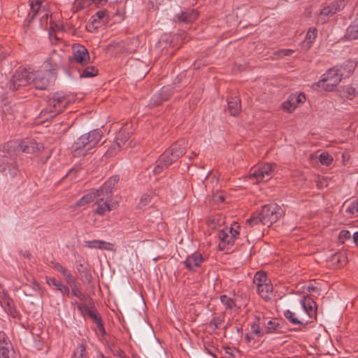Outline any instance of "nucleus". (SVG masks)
Wrapping results in <instances>:
<instances>
[{"label": "nucleus", "instance_id": "1", "mask_svg": "<svg viewBox=\"0 0 358 358\" xmlns=\"http://www.w3.org/2000/svg\"><path fill=\"white\" fill-rule=\"evenodd\" d=\"M49 66L50 62H45L43 65L44 69L34 73L26 69L19 68L8 83L9 90L14 92L31 83H33L38 90H45L55 80V70L48 69Z\"/></svg>", "mask_w": 358, "mask_h": 358}, {"label": "nucleus", "instance_id": "2", "mask_svg": "<svg viewBox=\"0 0 358 358\" xmlns=\"http://www.w3.org/2000/svg\"><path fill=\"white\" fill-rule=\"evenodd\" d=\"M118 181V176L110 178L99 189H92L83 196L77 201L76 206L81 207L89 203L94 202L97 205L95 213L99 215H103L115 209L117 206V202L111 201V195Z\"/></svg>", "mask_w": 358, "mask_h": 358}, {"label": "nucleus", "instance_id": "3", "mask_svg": "<svg viewBox=\"0 0 358 358\" xmlns=\"http://www.w3.org/2000/svg\"><path fill=\"white\" fill-rule=\"evenodd\" d=\"M41 147L34 140L23 141L21 143L16 141L7 142L2 148L4 154L0 164V171L6 176L9 175L10 177H14L17 173V169L14 164L15 156L22 152L34 153Z\"/></svg>", "mask_w": 358, "mask_h": 358}, {"label": "nucleus", "instance_id": "4", "mask_svg": "<svg viewBox=\"0 0 358 358\" xmlns=\"http://www.w3.org/2000/svg\"><path fill=\"white\" fill-rule=\"evenodd\" d=\"M188 142L185 139H180L172 144L161 155L157 161V165L153 169L155 174H159L163 169L176 162L186 152Z\"/></svg>", "mask_w": 358, "mask_h": 358}, {"label": "nucleus", "instance_id": "5", "mask_svg": "<svg viewBox=\"0 0 358 358\" xmlns=\"http://www.w3.org/2000/svg\"><path fill=\"white\" fill-rule=\"evenodd\" d=\"M102 137L100 129H93L78 138L71 145V152L75 157L88 154L97 145Z\"/></svg>", "mask_w": 358, "mask_h": 358}, {"label": "nucleus", "instance_id": "6", "mask_svg": "<svg viewBox=\"0 0 358 358\" xmlns=\"http://www.w3.org/2000/svg\"><path fill=\"white\" fill-rule=\"evenodd\" d=\"M283 213L284 211L279 205L270 203L264 206L259 213L253 214L246 220V223L252 227L260 222L262 224L270 227L277 222Z\"/></svg>", "mask_w": 358, "mask_h": 358}, {"label": "nucleus", "instance_id": "7", "mask_svg": "<svg viewBox=\"0 0 358 358\" xmlns=\"http://www.w3.org/2000/svg\"><path fill=\"white\" fill-rule=\"evenodd\" d=\"M343 79L342 73L338 70V66L329 69L322 78L313 85V88L316 90L331 91L339 84Z\"/></svg>", "mask_w": 358, "mask_h": 358}, {"label": "nucleus", "instance_id": "8", "mask_svg": "<svg viewBox=\"0 0 358 358\" xmlns=\"http://www.w3.org/2000/svg\"><path fill=\"white\" fill-rule=\"evenodd\" d=\"M69 102V96L60 92L55 93L48 99V106L41 111V113L49 114L50 117L55 116L61 113Z\"/></svg>", "mask_w": 358, "mask_h": 358}, {"label": "nucleus", "instance_id": "9", "mask_svg": "<svg viewBox=\"0 0 358 358\" xmlns=\"http://www.w3.org/2000/svg\"><path fill=\"white\" fill-rule=\"evenodd\" d=\"M239 226L234 222L230 227H225L220 230L218 234L220 240L218 247L220 250H228L229 246L234 244L235 240L239 235Z\"/></svg>", "mask_w": 358, "mask_h": 358}, {"label": "nucleus", "instance_id": "10", "mask_svg": "<svg viewBox=\"0 0 358 358\" xmlns=\"http://www.w3.org/2000/svg\"><path fill=\"white\" fill-rule=\"evenodd\" d=\"M275 171V164L266 163L250 170L249 176L256 182H266L270 180Z\"/></svg>", "mask_w": 358, "mask_h": 358}, {"label": "nucleus", "instance_id": "11", "mask_svg": "<svg viewBox=\"0 0 358 358\" xmlns=\"http://www.w3.org/2000/svg\"><path fill=\"white\" fill-rule=\"evenodd\" d=\"M345 5V0H338L330 3L321 10L318 21L322 24L325 23L330 17L342 10Z\"/></svg>", "mask_w": 358, "mask_h": 358}, {"label": "nucleus", "instance_id": "12", "mask_svg": "<svg viewBox=\"0 0 358 358\" xmlns=\"http://www.w3.org/2000/svg\"><path fill=\"white\" fill-rule=\"evenodd\" d=\"M72 57L75 62L83 66L87 64L90 59L87 48L78 43L72 47Z\"/></svg>", "mask_w": 358, "mask_h": 358}, {"label": "nucleus", "instance_id": "13", "mask_svg": "<svg viewBox=\"0 0 358 358\" xmlns=\"http://www.w3.org/2000/svg\"><path fill=\"white\" fill-rule=\"evenodd\" d=\"M300 303L302 308L301 315L305 316L308 320V322L310 319L316 317V303L312 298L304 296L301 299Z\"/></svg>", "mask_w": 358, "mask_h": 358}, {"label": "nucleus", "instance_id": "14", "mask_svg": "<svg viewBox=\"0 0 358 358\" xmlns=\"http://www.w3.org/2000/svg\"><path fill=\"white\" fill-rule=\"evenodd\" d=\"M305 100L306 96L304 94H292L282 103V108L285 112L292 113L299 104L303 103Z\"/></svg>", "mask_w": 358, "mask_h": 358}, {"label": "nucleus", "instance_id": "15", "mask_svg": "<svg viewBox=\"0 0 358 358\" xmlns=\"http://www.w3.org/2000/svg\"><path fill=\"white\" fill-rule=\"evenodd\" d=\"M203 260V257L201 253L194 252L188 255L183 263L188 270L194 271L197 268L201 266Z\"/></svg>", "mask_w": 358, "mask_h": 358}, {"label": "nucleus", "instance_id": "16", "mask_svg": "<svg viewBox=\"0 0 358 358\" xmlns=\"http://www.w3.org/2000/svg\"><path fill=\"white\" fill-rule=\"evenodd\" d=\"M173 92V87L164 86L160 91L156 93L151 99L150 104L157 106L162 103L164 101L166 100Z\"/></svg>", "mask_w": 358, "mask_h": 358}, {"label": "nucleus", "instance_id": "17", "mask_svg": "<svg viewBox=\"0 0 358 358\" xmlns=\"http://www.w3.org/2000/svg\"><path fill=\"white\" fill-rule=\"evenodd\" d=\"M129 138L130 134L129 132L126 133L124 131H122L118 137H117L116 143L107 150L106 154L109 156L113 155L117 150H119L121 148L122 145H125Z\"/></svg>", "mask_w": 358, "mask_h": 358}, {"label": "nucleus", "instance_id": "18", "mask_svg": "<svg viewBox=\"0 0 358 358\" xmlns=\"http://www.w3.org/2000/svg\"><path fill=\"white\" fill-rule=\"evenodd\" d=\"M284 317L292 324H301L305 326L308 324V320L305 316L301 315V313H296L289 310L284 312Z\"/></svg>", "mask_w": 358, "mask_h": 358}, {"label": "nucleus", "instance_id": "19", "mask_svg": "<svg viewBox=\"0 0 358 358\" xmlns=\"http://www.w3.org/2000/svg\"><path fill=\"white\" fill-rule=\"evenodd\" d=\"M199 13L195 9H187L181 11L179 14L175 15V18L181 22L189 23L195 20L198 17Z\"/></svg>", "mask_w": 358, "mask_h": 358}, {"label": "nucleus", "instance_id": "20", "mask_svg": "<svg viewBox=\"0 0 358 358\" xmlns=\"http://www.w3.org/2000/svg\"><path fill=\"white\" fill-rule=\"evenodd\" d=\"M0 303L2 308L9 315L13 317L17 316V312L15 308L13 301L7 294H4L2 299H0Z\"/></svg>", "mask_w": 358, "mask_h": 358}, {"label": "nucleus", "instance_id": "21", "mask_svg": "<svg viewBox=\"0 0 358 358\" xmlns=\"http://www.w3.org/2000/svg\"><path fill=\"white\" fill-rule=\"evenodd\" d=\"M42 0H29V5L31 8V12L29 13V17L30 20H33L37 14L43 13L41 16L43 18L45 16L48 18V14L44 10H41V3Z\"/></svg>", "mask_w": 358, "mask_h": 358}, {"label": "nucleus", "instance_id": "22", "mask_svg": "<svg viewBox=\"0 0 358 358\" xmlns=\"http://www.w3.org/2000/svg\"><path fill=\"white\" fill-rule=\"evenodd\" d=\"M108 22L107 12L105 10L97 11L90 18V22L94 27H98Z\"/></svg>", "mask_w": 358, "mask_h": 358}, {"label": "nucleus", "instance_id": "23", "mask_svg": "<svg viewBox=\"0 0 358 358\" xmlns=\"http://www.w3.org/2000/svg\"><path fill=\"white\" fill-rule=\"evenodd\" d=\"M317 31L315 28L312 27L308 29L306 35L305 40L301 43L302 50L306 51L310 49L315 39L317 37Z\"/></svg>", "mask_w": 358, "mask_h": 358}, {"label": "nucleus", "instance_id": "24", "mask_svg": "<svg viewBox=\"0 0 358 358\" xmlns=\"http://www.w3.org/2000/svg\"><path fill=\"white\" fill-rule=\"evenodd\" d=\"M356 68V63L352 60L345 62L341 66H338V70L342 73V78L349 77Z\"/></svg>", "mask_w": 358, "mask_h": 358}, {"label": "nucleus", "instance_id": "25", "mask_svg": "<svg viewBox=\"0 0 358 358\" xmlns=\"http://www.w3.org/2000/svg\"><path fill=\"white\" fill-rule=\"evenodd\" d=\"M228 110L231 115H237L241 111V99L237 96H230L227 101Z\"/></svg>", "mask_w": 358, "mask_h": 358}, {"label": "nucleus", "instance_id": "26", "mask_svg": "<svg viewBox=\"0 0 358 358\" xmlns=\"http://www.w3.org/2000/svg\"><path fill=\"white\" fill-rule=\"evenodd\" d=\"M273 286L271 283H264L257 287V292L266 301L271 299Z\"/></svg>", "mask_w": 358, "mask_h": 358}, {"label": "nucleus", "instance_id": "27", "mask_svg": "<svg viewBox=\"0 0 358 358\" xmlns=\"http://www.w3.org/2000/svg\"><path fill=\"white\" fill-rule=\"evenodd\" d=\"M345 37L348 40L358 38V19L355 20L347 29Z\"/></svg>", "mask_w": 358, "mask_h": 358}, {"label": "nucleus", "instance_id": "28", "mask_svg": "<svg viewBox=\"0 0 358 358\" xmlns=\"http://www.w3.org/2000/svg\"><path fill=\"white\" fill-rule=\"evenodd\" d=\"M71 286V290H70V296H75L78 298L80 301H83L85 299V294L82 292L80 285L77 282H75V284H72Z\"/></svg>", "mask_w": 358, "mask_h": 358}, {"label": "nucleus", "instance_id": "29", "mask_svg": "<svg viewBox=\"0 0 358 358\" xmlns=\"http://www.w3.org/2000/svg\"><path fill=\"white\" fill-rule=\"evenodd\" d=\"M88 315L93 320V321L96 324L97 328L101 332L102 334L106 333L103 323L101 322V317L99 313L94 310H89L87 311Z\"/></svg>", "mask_w": 358, "mask_h": 358}, {"label": "nucleus", "instance_id": "30", "mask_svg": "<svg viewBox=\"0 0 358 358\" xmlns=\"http://www.w3.org/2000/svg\"><path fill=\"white\" fill-rule=\"evenodd\" d=\"M98 70L93 66H87L83 69L79 70V75L80 78H92L96 76Z\"/></svg>", "mask_w": 358, "mask_h": 358}, {"label": "nucleus", "instance_id": "31", "mask_svg": "<svg viewBox=\"0 0 358 358\" xmlns=\"http://www.w3.org/2000/svg\"><path fill=\"white\" fill-rule=\"evenodd\" d=\"M92 4V0H75L73 4V10L78 12L87 8Z\"/></svg>", "mask_w": 358, "mask_h": 358}, {"label": "nucleus", "instance_id": "32", "mask_svg": "<svg viewBox=\"0 0 358 358\" xmlns=\"http://www.w3.org/2000/svg\"><path fill=\"white\" fill-rule=\"evenodd\" d=\"M253 282L258 287L259 285H264V283H270V281L268 280L265 273L258 271L255 273L254 276Z\"/></svg>", "mask_w": 358, "mask_h": 358}, {"label": "nucleus", "instance_id": "33", "mask_svg": "<svg viewBox=\"0 0 358 358\" xmlns=\"http://www.w3.org/2000/svg\"><path fill=\"white\" fill-rule=\"evenodd\" d=\"M13 346L0 347V358H15Z\"/></svg>", "mask_w": 358, "mask_h": 358}, {"label": "nucleus", "instance_id": "34", "mask_svg": "<svg viewBox=\"0 0 358 358\" xmlns=\"http://www.w3.org/2000/svg\"><path fill=\"white\" fill-rule=\"evenodd\" d=\"M55 288L58 290L62 296H70V289L64 285L61 280H59L55 285Z\"/></svg>", "mask_w": 358, "mask_h": 358}, {"label": "nucleus", "instance_id": "35", "mask_svg": "<svg viewBox=\"0 0 358 358\" xmlns=\"http://www.w3.org/2000/svg\"><path fill=\"white\" fill-rule=\"evenodd\" d=\"M319 161L322 165L329 166L333 162V157L328 152H323L319 156Z\"/></svg>", "mask_w": 358, "mask_h": 358}, {"label": "nucleus", "instance_id": "36", "mask_svg": "<svg viewBox=\"0 0 358 358\" xmlns=\"http://www.w3.org/2000/svg\"><path fill=\"white\" fill-rule=\"evenodd\" d=\"M220 301L225 308L228 309H231L236 306L234 301L227 295H222Z\"/></svg>", "mask_w": 358, "mask_h": 358}, {"label": "nucleus", "instance_id": "37", "mask_svg": "<svg viewBox=\"0 0 358 358\" xmlns=\"http://www.w3.org/2000/svg\"><path fill=\"white\" fill-rule=\"evenodd\" d=\"M333 264L338 266H343L345 264V258L341 253H335L331 257Z\"/></svg>", "mask_w": 358, "mask_h": 358}, {"label": "nucleus", "instance_id": "38", "mask_svg": "<svg viewBox=\"0 0 358 358\" xmlns=\"http://www.w3.org/2000/svg\"><path fill=\"white\" fill-rule=\"evenodd\" d=\"M103 241L99 240H92L85 241V246L88 248L101 249Z\"/></svg>", "mask_w": 358, "mask_h": 358}, {"label": "nucleus", "instance_id": "39", "mask_svg": "<svg viewBox=\"0 0 358 358\" xmlns=\"http://www.w3.org/2000/svg\"><path fill=\"white\" fill-rule=\"evenodd\" d=\"M13 346L8 337L3 331H0V347Z\"/></svg>", "mask_w": 358, "mask_h": 358}, {"label": "nucleus", "instance_id": "40", "mask_svg": "<svg viewBox=\"0 0 358 358\" xmlns=\"http://www.w3.org/2000/svg\"><path fill=\"white\" fill-rule=\"evenodd\" d=\"M85 350H86L85 345L82 343L79 344L74 351L73 357L83 358Z\"/></svg>", "mask_w": 358, "mask_h": 358}, {"label": "nucleus", "instance_id": "41", "mask_svg": "<svg viewBox=\"0 0 358 358\" xmlns=\"http://www.w3.org/2000/svg\"><path fill=\"white\" fill-rule=\"evenodd\" d=\"M345 93L348 99H352L358 94V87L348 86L346 87Z\"/></svg>", "mask_w": 358, "mask_h": 358}, {"label": "nucleus", "instance_id": "42", "mask_svg": "<svg viewBox=\"0 0 358 358\" xmlns=\"http://www.w3.org/2000/svg\"><path fill=\"white\" fill-rule=\"evenodd\" d=\"M66 282L70 285L77 282L76 278L72 275L70 271L67 270L63 275Z\"/></svg>", "mask_w": 358, "mask_h": 358}, {"label": "nucleus", "instance_id": "43", "mask_svg": "<svg viewBox=\"0 0 358 358\" xmlns=\"http://www.w3.org/2000/svg\"><path fill=\"white\" fill-rule=\"evenodd\" d=\"M278 327H279L278 323H277L274 321H272V320H269L267 323V326L266 328V333H268V334L272 333L273 331L276 330Z\"/></svg>", "mask_w": 358, "mask_h": 358}, {"label": "nucleus", "instance_id": "44", "mask_svg": "<svg viewBox=\"0 0 358 358\" xmlns=\"http://www.w3.org/2000/svg\"><path fill=\"white\" fill-rule=\"evenodd\" d=\"M347 212L350 213H358V199L350 203L347 208Z\"/></svg>", "mask_w": 358, "mask_h": 358}, {"label": "nucleus", "instance_id": "45", "mask_svg": "<svg viewBox=\"0 0 358 358\" xmlns=\"http://www.w3.org/2000/svg\"><path fill=\"white\" fill-rule=\"evenodd\" d=\"M251 332L257 337H261L264 334L259 326L255 323L251 325Z\"/></svg>", "mask_w": 358, "mask_h": 358}, {"label": "nucleus", "instance_id": "46", "mask_svg": "<svg viewBox=\"0 0 358 358\" xmlns=\"http://www.w3.org/2000/svg\"><path fill=\"white\" fill-rule=\"evenodd\" d=\"M351 236V233L348 230H343L339 234V239L342 242H344L345 240L350 239Z\"/></svg>", "mask_w": 358, "mask_h": 358}, {"label": "nucleus", "instance_id": "47", "mask_svg": "<svg viewBox=\"0 0 358 358\" xmlns=\"http://www.w3.org/2000/svg\"><path fill=\"white\" fill-rule=\"evenodd\" d=\"M52 266L59 272H60L62 275L68 270L62 266L59 263L53 262H52Z\"/></svg>", "mask_w": 358, "mask_h": 358}, {"label": "nucleus", "instance_id": "48", "mask_svg": "<svg viewBox=\"0 0 358 358\" xmlns=\"http://www.w3.org/2000/svg\"><path fill=\"white\" fill-rule=\"evenodd\" d=\"M151 201V197L150 195L145 194L143 195L141 199L140 205L145 206L148 204Z\"/></svg>", "mask_w": 358, "mask_h": 358}, {"label": "nucleus", "instance_id": "49", "mask_svg": "<svg viewBox=\"0 0 358 358\" xmlns=\"http://www.w3.org/2000/svg\"><path fill=\"white\" fill-rule=\"evenodd\" d=\"M45 281H46V283L49 285V286H51V285H53V286H55V285L57 283V282L59 281L58 280H56L55 278H50V277H48L46 276L45 277Z\"/></svg>", "mask_w": 358, "mask_h": 358}, {"label": "nucleus", "instance_id": "50", "mask_svg": "<svg viewBox=\"0 0 358 358\" xmlns=\"http://www.w3.org/2000/svg\"><path fill=\"white\" fill-rule=\"evenodd\" d=\"M293 52L294 50L291 49H282L279 51V54L280 56H289Z\"/></svg>", "mask_w": 358, "mask_h": 358}, {"label": "nucleus", "instance_id": "51", "mask_svg": "<svg viewBox=\"0 0 358 358\" xmlns=\"http://www.w3.org/2000/svg\"><path fill=\"white\" fill-rule=\"evenodd\" d=\"M101 249H103V250H106L108 251H113L114 250L113 245L111 243H107L105 241H103Z\"/></svg>", "mask_w": 358, "mask_h": 358}, {"label": "nucleus", "instance_id": "52", "mask_svg": "<svg viewBox=\"0 0 358 358\" xmlns=\"http://www.w3.org/2000/svg\"><path fill=\"white\" fill-rule=\"evenodd\" d=\"M50 29H52L53 31H55L56 30H59L62 29V27L60 25H58L57 24H54L52 22V17H50Z\"/></svg>", "mask_w": 358, "mask_h": 358}, {"label": "nucleus", "instance_id": "53", "mask_svg": "<svg viewBox=\"0 0 358 358\" xmlns=\"http://www.w3.org/2000/svg\"><path fill=\"white\" fill-rule=\"evenodd\" d=\"M107 2V0H92V3L96 6H102Z\"/></svg>", "mask_w": 358, "mask_h": 358}, {"label": "nucleus", "instance_id": "54", "mask_svg": "<svg viewBox=\"0 0 358 358\" xmlns=\"http://www.w3.org/2000/svg\"><path fill=\"white\" fill-rule=\"evenodd\" d=\"M76 171L73 169L69 170V171L65 175V177L70 178L71 179L75 177Z\"/></svg>", "mask_w": 358, "mask_h": 358}, {"label": "nucleus", "instance_id": "55", "mask_svg": "<svg viewBox=\"0 0 358 358\" xmlns=\"http://www.w3.org/2000/svg\"><path fill=\"white\" fill-rule=\"evenodd\" d=\"M353 241L358 246V231H356L352 235Z\"/></svg>", "mask_w": 358, "mask_h": 358}, {"label": "nucleus", "instance_id": "56", "mask_svg": "<svg viewBox=\"0 0 358 358\" xmlns=\"http://www.w3.org/2000/svg\"><path fill=\"white\" fill-rule=\"evenodd\" d=\"M4 294H6L4 289H3L1 286H0V299H2V297H3Z\"/></svg>", "mask_w": 358, "mask_h": 358}, {"label": "nucleus", "instance_id": "57", "mask_svg": "<svg viewBox=\"0 0 358 358\" xmlns=\"http://www.w3.org/2000/svg\"><path fill=\"white\" fill-rule=\"evenodd\" d=\"M217 320H218V319L214 318V319L211 321V324H213V323H214V324H215V327H216V328L217 327Z\"/></svg>", "mask_w": 358, "mask_h": 358}, {"label": "nucleus", "instance_id": "58", "mask_svg": "<svg viewBox=\"0 0 358 358\" xmlns=\"http://www.w3.org/2000/svg\"><path fill=\"white\" fill-rule=\"evenodd\" d=\"M33 285H34V288L36 289H38L39 287V284L37 283L36 282H34L33 283Z\"/></svg>", "mask_w": 358, "mask_h": 358}, {"label": "nucleus", "instance_id": "59", "mask_svg": "<svg viewBox=\"0 0 358 358\" xmlns=\"http://www.w3.org/2000/svg\"><path fill=\"white\" fill-rule=\"evenodd\" d=\"M308 290L309 291H314L315 290V287L313 286H308Z\"/></svg>", "mask_w": 358, "mask_h": 358}, {"label": "nucleus", "instance_id": "60", "mask_svg": "<svg viewBox=\"0 0 358 358\" xmlns=\"http://www.w3.org/2000/svg\"><path fill=\"white\" fill-rule=\"evenodd\" d=\"M194 156H196V154H194V152H193L192 155H191V156H189V158L192 159Z\"/></svg>", "mask_w": 358, "mask_h": 358}, {"label": "nucleus", "instance_id": "61", "mask_svg": "<svg viewBox=\"0 0 358 358\" xmlns=\"http://www.w3.org/2000/svg\"><path fill=\"white\" fill-rule=\"evenodd\" d=\"M194 156H196V154H194V152H193L192 155H191V156H189V158L192 159Z\"/></svg>", "mask_w": 358, "mask_h": 358}, {"label": "nucleus", "instance_id": "62", "mask_svg": "<svg viewBox=\"0 0 358 358\" xmlns=\"http://www.w3.org/2000/svg\"><path fill=\"white\" fill-rule=\"evenodd\" d=\"M128 145L131 147L132 146V141H129L128 143Z\"/></svg>", "mask_w": 358, "mask_h": 358}, {"label": "nucleus", "instance_id": "63", "mask_svg": "<svg viewBox=\"0 0 358 358\" xmlns=\"http://www.w3.org/2000/svg\"><path fill=\"white\" fill-rule=\"evenodd\" d=\"M245 338H246L247 339H249V337H248V335L245 336Z\"/></svg>", "mask_w": 358, "mask_h": 358}, {"label": "nucleus", "instance_id": "64", "mask_svg": "<svg viewBox=\"0 0 358 358\" xmlns=\"http://www.w3.org/2000/svg\"><path fill=\"white\" fill-rule=\"evenodd\" d=\"M72 358H77V357H72Z\"/></svg>", "mask_w": 358, "mask_h": 358}]
</instances>
